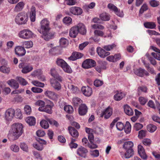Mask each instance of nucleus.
I'll return each mask as SVG.
<instances>
[{
  "mask_svg": "<svg viewBox=\"0 0 160 160\" xmlns=\"http://www.w3.org/2000/svg\"><path fill=\"white\" fill-rule=\"evenodd\" d=\"M23 132L22 124L21 123H15L11 126L8 136V138L11 141L16 140L22 135Z\"/></svg>",
  "mask_w": 160,
  "mask_h": 160,
  "instance_id": "1",
  "label": "nucleus"
},
{
  "mask_svg": "<svg viewBox=\"0 0 160 160\" xmlns=\"http://www.w3.org/2000/svg\"><path fill=\"white\" fill-rule=\"evenodd\" d=\"M49 22L46 18L42 20L41 22V27L42 35V37L46 41H48L54 37L53 33L49 32L50 30Z\"/></svg>",
  "mask_w": 160,
  "mask_h": 160,
  "instance_id": "2",
  "label": "nucleus"
},
{
  "mask_svg": "<svg viewBox=\"0 0 160 160\" xmlns=\"http://www.w3.org/2000/svg\"><path fill=\"white\" fill-rule=\"evenodd\" d=\"M28 20V15L25 12H22L19 13L16 16L15 21L19 25L25 24Z\"/></svg>",
  "mask_w": 160,
  "mask_h": 160,
  "instance_id": "3",
  "label": "nucleus"
},
{
  "mask_svg": "<svg viewBox=\"0 0 160 160\" xmlns=\"http://www.w3.org/2000/svg\"><path fill=\"white\" fill-rule=\"evenodd\" d=\"M57 64L61 67L63 70L66 72L71 73L72 70L67 63L63 60L58 58L56 61Z\"/></svg>",
  "mask_w": 160,
  "mask_h": 160,
  "instance_id": "4",
  "label": "nucleus"
},
{
  "mask_svg": "<svg viewBox=\"0 0 160 160\" xmlns=\"http://www.w3.org/2000/svg\"><path fill=\"white\" fill-rule=\"evenodd\" d=\"M33 33L28 29H24L21 31L19 33L20 38L24 39H29L32 38Z\"/></svg>",
  "mask_w": 160,
  "mask_h": 160,
  "instance_id": "5",
  "label": "nucleus"
},
{
  "mask_svg": "<svg viewBox=\"0 0 160 160\" xmlns=\"http://www.w3.org/2000/svg\"><path fill=\"white\" fill-rule=\"evenodd\" d=\"M18 67L22 69V72L24 74L30 72L33 69V68L32 65L26 64L24 62H22L20 63Z\"/></svg>",
  "mask_w": 160,
  "mask_h": 160,
  "instance_id": "6",
  "label": "nucleus"
},
{
  "mask_svg": "<svg viewBox=\"0 0 160 160\" xmlns=\"http://www.w3.org/2000/svg\"><path fill=\"white\" fill-rule=\"evenodd\" d=\"M95 61L92 59H88L85 60L82 63V67L85 69H88L95 66Z\"/></svg>",
  "mask_w": 160,
  "mask_h": 160,
  "instance_id": "7",
  "label": "nucleus"
},
{
  "mask_svg": "<svg viewBox=\"0 0 160 160\" xmlns=\"http://www.w3.org/2000/svg\"><path fill=\"white\" fill-rule=\"evenodd\" d=\"M15 112L12 108L8 109L5 113V118L8 120H11L15 115Z\"/></svg>",
  "mask_w": 160,
  "mask_h": 160,
  "instance_id": "8",
  "label": "nucleus"
},
{
  "mask_svg": "<svg viewBox=\"0 0 160 160\" xmlns=\"http://www.w3.org/2000/svg\"><path fill=\"white\" fill-rule=\"evenodd\" d=\"M112 109L110 107L107 108L105 110L103 111L101 113L100 115L101 117H104L106 119L108 118L112 115Z\"/></svg>",
  "mask_w": 160,
  "mask_h": 160,
  "instance_id": "9",
  "label": "nucleus"
},
{
  "mask_svg": "<svg viewBox=\"0 0 160 160\" xmlns=\"http://www.w3.org/2000/svg\"><path fill=\"white\" fill-rule=\"evenodd\" d=\"M108 8L113 11L118 16L121 17L122 16V12L120 11L118 8L114 4L112 3H109L108 5Z\"/></svg>",
  "mask_w": 160,
  "mask_h": 160,
  "instance_id": "10",
  "label": "nucleus"
},
{
  "mask_svg": "<svg viewBox=\"0 0 160 160\" xmlns=\"http://www.w3.org/2000/svg\"><path fill=\"white\" fill-rule=\"evenodd\" d=\"M16 54L19 56H23L26 53V50L23 47L21 46L16 47L15 49Z\"/></svg>",
  "mask_w": 160,
  "mask_h": 160,
  "instance_id": "11",
  "label": "nucleus"
},
{
  "mask_svg": "<svg viewBox=\"0 0 160 160\" xmlns=\"http://www.w3.org/2000/svg\"><path fill=\"white\" fill-rule=\"evenodd\" d=\"M88 152V150L82 146L80 147L77 150V154L79 156L84 158H86Z\"/></svg>",
  "mask_w": 160,
  "mask_h": 160,
  "instance_id": "12",
  "label": "nucleus"
},
{
  "mask_svg": "<svg viewBox=\"0 0 160 160\" xmlns=\"http://www.w3.org/2000/svg\"><path fill=\"white\" fill-rule=\"evenodd\" d=\"M70 11L72 14L77 15H80L83 12L81 8L76 7H72L70 9Z\"/></svg>",
  "mask_w": 160,
  "mask_h": 160,
  "instance_id": "13",
  "label": "nucleus"
},
{
  "mask_svg": "<svg viewBox=\"0 0 160 160\" xmlns=\"http://www.w3.org/2000/svg\"><path fill=\"white\" fill-rule=\"evenodd\" d=\"M83 56V54L81 53L74 52L72 53L71 56L68 58V59L70 60L74 61L81 58Z\"/></svg>",
  "mask_w": 160,
  "mask_h": 160,
  "instance_id": "14",
  "label": "nucleus"
},
{
  "mask_svg": "<svg viewBox=\"0 0 160 160\" xmlns=\"http://www.w3.org/2000/svg\"><path fill=\"white\" fill-rule=\"evenodd\" d=\"M121 55L119 53L115 54L114 55H111L108 57L106 59L109 62H116L121 58Z\"/></svg>",
  "mask_w": 160,
  "mask_h": 160,
  "instance_id": "15",
  "label": "nucleus"
},
{
  "mask_svg": "<svg viewBox=\"0 0 160 160\" xmlns=\"http://www.w3.org/2000/svg\"><path fill=\"white\" fill-rule=\"evenodd\" d=\"M97 50L98 55L102 58H104L110 54V52L106 51L104 49L100 47H98Z\"/></svg>",
  "mask_w": 160,
  "mask_h": 160,
  "instance_id": "16",
  "label": "nucleus"
},
{
  "mask_svg": "<svg viewBox=\"0 0 160 160\" xmlns=\"http://www.w3.org/2000/svg\"><path fill=\"white\" fill-rule=\"evenodd\" d=\"M138 152L140 157L142 159L146 160L147 158V156L145 152V150L143 147L141 145L138 146Z\"/></svg>",
  "mask_w": 160,
  "mask_h": 160,
  "instance_id": "17",
  "label": "nucleus"
},
{
  "mask_svg": "<svg viewBox=\"0 0 160 160\" xmlns=\"http://www.w3.org/2000/svg\"><path fill=\"white\" fill-rule=\"evenodd\" d=\"M81 90L83 94L85 96L89 97L92 94V89L91 88L88 86L82 87V88Z\"/></svg>",
  "mask_w": 160,
  "mask_h": 160,
  "instance_id": "18",
  "label": "nucleus"
},
{
  "mask_svg": "<svg viewBox=\"0 0 160 160\" xmlns=\"http://www.w3.org/2000/svg\"><path fill=\"white\" fill-rule=\"evenodd\" d=\"M78 28L75 26L72 27L69 30V35L70 37L75 38L78 33Z\"/></svg>",
  "mask_w": 160,
  "mask_h": 160,
  "instance_id": "19",
  "label": "nucleus"
},
{
  "mask_svg": "<svg viewBox=\"0 0 160 160\" xmlns=\"http://www.w3.org/2000/svg\"><path fill=\"white\" fill-rule=\"evenodd\" d=\"M88 108L84 104H81L78 108V112L81 116L85 115L88 111Z\"/></svg>",
  "mask_w": 160,
  "mask_h": 160,
  "instance_id": "20",
  "label": "nucleus"
},
{
  "mask_svg": "<svg viewBox=\"0 0 160 160\" xmlns=\"http://www.w3.org/2000/svg\"><path fill=\"white\" fill-rule=\"evenodd\" d=\"M115 93L114 96V99L116 101H120L125 96L124 93L120 91H117Z\"/></svg>",
  "mask_w": 160,
  "mask_h": 160,
  "instance_id": "21",
  "label": "nucleus"
},
{
  "mask_svg": "<svg viewBox=\"0 0 160 160\" xmlns=\"http://www.w3.org/2000/svg\"><path fill=\"white\" fill-rule=\"evenodd\" d=\"M68 129L70 134L72 137L75 138H78V136L79 133L77 130L71 127H68Z\"/></svg>",
  "mask_w": 160,
  "mask_h": 160,
  "instance_id": "22",
  "label": "nucleus"
},
{
  "mask_svg": "<svg viewBox=\"0 0 160 160\" xmlns=\"http://www.w3.org/2000/svg\"><path fill=\"white\" fill-rule=\"evenodd\" d=\"M78 28V32L82 35L86 34V30L85 25L82 23H79L77 26H75Z\"/></svg>",
  "mask_w": 160,
  "mask_h": 160,
  "instance_id": "23",
  "label": "nucleus"
},
{
  "mask_svg": "<svg viewBox=\"0 0 160 160\" xmlns=\"http://www.w3.org/2000/svg\"><path fill=\"white\" fill-rule=\"evenodd\" d=\"M7 83L11 87L14 89H17L19 87V85L16 80L13 79H11L8 80Z\"/></svg>",
  "mask_w": 160,
  "mask_h": 160,
  "instance_id": "24",
  "label": "nucleus"
},
{
  "mask_svg": "<svg viewBox=\"0 0 160 160\" xmlns=\"http://www.w3.org/2000/svg\"><path fill=\"white\" fill-rule=\"evenodd\" d=\"M51 84L52 86L56 90L58 91L61 88V86L60 83L56 80L52 79L51 80Z\"/></svg>",
  "mask_w": 160,
  "mask_h": 160,
  "instance_id": "25",
  "label": "nucleus"
},
{
  "mask_svg": "<svg viewBox=\"0 0 160 160\" xmlns=\"http://www.w3.org/2000/svg\"><path fill=\"white\" fill-rule=\"evenodd\" d=\"M30 18L31 22H34L36 19V8L32 6L31 8Z\"/></svg>",
  "mask_w": 160,
  "mask_h": 160,
  "instance_id": "26",
  "label": "nucleus"
},
{
  "mask_svg": "<svg viewBox=\"0 0 160 160\" xmlns=\"http://www.w3.org/2000/svg\"><path fill=\"white\" fill-rule=\"evenodd\" d=\"M24 5V3L22 2H18L14 8V11L18 12L21 11L23 9Z\"/></svg>",
  "mask_w": 160,
  "mask_h": 160,
  "instance_id": "27",
  "label": "nucleus"
},
{
  "mask_svg": "<svg viewBox=\"0 0 160 160\" xmlns=\"http://www.w3.org/2000/svg\"><path fill=\"white\" fill-rule=\"evenodd\" d=\"M25 121L29 126H34L36 123V119L33 117H28L26 118Z\"/></svg>",
  "mask_w": 160,
  "mask_h": 160,
  "instance_id": "28",
  "label": "nucleus"
},
{
  "mask_svg": "<svg viewBox=\"0 0 160 160\" xmlns=\"http://www.w3.org/2000/svg\"><path fill=\"white\" fill-rule=\"evenodd\" d=\"M124 111L125 113L128 116H132L133 115V112L132 109L127 105L124 106Z\"/></svg>",
  "mask_w": 160,
  "mask_h": 160,
  "instance_id": "29",
  "label": "nucleus"
},
{
  "mask_svg": "<svg viewBox=\"0 0 160 160\" xmlns=\"http://www.w3.org/2000/svg\"><path fill=\"white\" fill-rule=\"evenodd\" d=\"M45 94L50 98L52 99H54L57 97V94L54 92L49 91H47L45 93Z\"/></svg>",
  "mask_w": 160,
  "mask_h": 160,
  "instance_id": "30",
  "label": "nucleus"
},
{
  "mask_svg": "<svg viewBox=\"0 0 160 160\" xmlns=\"http://www.w3.org/2000/svg\"><path fill=\"white\" fill-rule=\"evenodd\" d=\"M145 70L139 68L138 69H137L134 71V73L137 76L140 77H143L144 75V72H145Z\"/></svg>",
  "mask_w": 160,
  "mask_h": 160,
  "instance_id": "31",
  "label": "nucleus"
},
{
  "mask_svg": "<svg viewBox=\"0 0 160 160\" xmlns=\"http://www.w3.org/2000/svg\"><path fill=\"white\" fill-rule=\"evenodd\" d=\"M82 102L81 99L78 97H74L73 98L72 103L74 107H77Z\"/></svg>",
  "mask_w": 160,
  "mask_h": 160,
  "instance_id": "32",
  "label": "nucleus"
},
{
  "mask_svg": "<svg viewBox=\"0 0 160 160\" xmlns=\"http://www.w3.org/2000/svg\"><path fill=\"white\" fill-rule=\"evenodd\" d=\"M133 146V143L131 141L125 142L123 145V148L125 150L132 149V148Z\"/></svg>",
  "mask_w": 160,
  "mask_h": 160,
  "instance_id": "33",
  "label": "nucleus"
},
{
  "mask_svg": "<svg viewBox=\"0 0 160 160\" xmlns=\"http://www.w3.org/2000/svg\"><path fill=\"white\" fill-rule=\"evenodd\" d=\"M144 27L147 28L153 29L155 28L156 25L153 22H145L144 23Z\"/></svg>",
  "mask_w": 160,
  "mask_h": 160,
  "instance_id": "34",
  "label": "nucleus"
},
{
  "mask_svg": "<svg viewBox=\"0 0 160 160\" xmlns=\"http://www.w3.org/2000/svg\"><path fill=\"white\" fill-rule=\"evenodd\" d=\"M100 18L102 21H108L110 19V16L107 13H103L100 15Z\"/></svg>",
  "mask_w": 160,
  "mask_h": 160,
  "instance_id": "35",
  "label": "nucleus"
},
{
  "mask_svg": "<svg viewBox=\"0 0 160 160\" xmlns=\"http://www.w3.org/2000/svg\"><path fill=\"white\" fill-rule=\"evenodd\" d=\"M131 125L128 122H127L125 126H124V128L125 132L127 134L129 133L131 130Z\"/></svg>",
  "mask_w": 160,
  "mask_h": 160,
  "instance_id": "36",
  "label": "nucleus"
},
{
  "mask_svg": "<svg viewBox=\"0 0 160 160\" xmlns=\"http://www.w3.org/2000/svg\"><path fill=\"white\" fill-rule=\"evenodd\" d=\"M126 150V152L125 153L124 155L125 157L126 158H129L133 155V149H129L128 150Z\"/></svg>",
  "mask_w": 160,
  "mask_h": 160,
  "instance_id": "37",
  "label": "nucleus"
},
{
  "mask_svg": "<svg viewBox=\"0 0 160 160\" xmlns=\"http://www.w3.org/2000/svg\"><path fill=\"white\" fill-rule=\"evenodd\" d=\"M60 45L62 47H65L67 44L68 41L64 38H61L59 40Z\"/></svg>",
  "mask_w": 160,
  "mask_h": 160,
  "instance_id": "38",
  "label": "nucleus"
},
{
  "mask_svg": "<svg viewBox=\"0 0 160 160\" xmlns=\"http://www.w3.org/2000/svg\"><path fill=\"white\" fill-rule=\"evenodd\" d=\"M48 122L47 120H42L40 122V125L42 128L44 129H47L49 127Z\"/></svg>",
  "mask_w": 160,
  "mask_h": 160,
  "instance_id": "39",
  "label": "nucleus"
},
{
  "mask_svg": "<svg viewBox=\"0 0 160 160\" xmlns=\"http://www.w3.org/2000/svg\"><path fill=\"white\" fill-rule=\"evenodd\" d=\"M147 90L148 88L145 86H140L138 88V91L139 95H140L141 92H143L144 93H147Z\"/></svg>",
  "mask_w": 160,
  "mask_h": 160,
  "instance_id": "40",
  "label": "nucleus"
},
{
  "mask_svg": "<svg viewBox=\"0 0 160 160\" xmlns=\"http://www.w3.org/2000/svg\"><path fill=\"white\" fill-rule=\"evenodd\" d=\"M17 79L20 84L23 86H26L28 83V82L22 77H18Z\"/></svg>",
  "mask_w": 160,
  "mask_h": 160,
  "instance_id": "41",
  "label": "nucleus"
},
{
  "mask_svg": "<svg viewBox=\"0 0 160 160\" xmlns=\"http://www.w3.org/2000/svg\"><path fill=\"white\" fill-rule=\"evenodd\" d=\"M64 110L69 113H71L73 111L72 107L70 105H66L64 107Z\"/></svg>",
  "mask_w": 160,
  "mask_h": 160,
  "instance_id": "42",
  "label": "nucleus"
},
{
  "mask_svg": "<svg viewBox=\"0 0 160 160\" xmlns=\"http://www.w3.org/2000/svg\"><path fill=\"white\" fill-rule=\"evenodd\" d=\"M147 128L148 131L151 132H154L157 128L156 126L152 124H150L148 125Z\"/></svg>",
  "mask_w": 160,
  "mask_h": 160,
  "instance_id": "43",
  "label": "nucleus"
},
{
  "mask_svg": "<svg viewBox=\"0 0 160 160\" xmlns=\"http://www.w3.org/2000/svg\"><path fill=\"white\" fill-rule=\"evenodd\" d=\"M23 45L26 48H30L33 46V42L31 41L25 42L23 43Z\"/></svg>",
  "mask_w": 160,
  "mask_h": 160,
  "instance_id": "44",
  "label": "nucleus"
},
{
  "mask_svg": "<svg viewBox=\"0 0 160 160\" xmlns=\"http://www.w3.org/2000/svg\"><path fill=\"white\" fill-rule=\"evenodd\" d=\"M24 112L27 115H30L32 112L31 107L28 105H25L24 108Z\"/></svg>",
  "mask_w": 160,
  "mask_h": 160,
  "instance_id": "45",
  "label": "nucleus"
},
{
  "mask_svg": "<svg viewBox=\"0 0 160 160\" xmlns=\"http://www.w3.org/2000/svg\"><path fill=\"white\" fill-rule=\"evenodd\" d=\"M92 27L94 29H98L99 30H102L105 28L104 26L98 24H94L92 25Z\"/></svg>",
  "mask_w": 160,
  "mask_h": 160,
  "instance_id": "46",
  "label": "nucleus"
},
{
  "mask_svg": "<svg viewBox=\"0 0 160 160\" xmlns=\"http://www.w3.org/2000/svg\"><path fill=\"white\" fill-rule=\"evenodd\" d=\"M20 148L23 151L26 152H28V147L27 145L24 142H21L20 145Z\"/></svg>",
  "mask_w": 160,
  "mask_h": 160,
  "instance_id": "47",
  "label": "nucleus"
},
{
  "mask_svg": "<svg viewBox=\"0 0 160 160\" xmlns=\"http://www.w3.org/2000/svg\"><path fill=\"white\" fill-rule=\"evenodd\" d=\"M94 35L96 36L102 37L104 35L103 32L100 30H96L94 32Z\"/></svg>",
  "mask_w": 160,
  "mask_h": 160,
  "instance_id": "48",
  "label": "nucleus"
},
{
  "mask_svg": "<svg viewBox=\"0 0 160 160\" xmlns=\"http://www.w3.org/2000/svg\"><path fill=\"white\" fill-rule=\"evenodd\" d=\"M10 149L11 150L15 152H18L19 150V147L16 144H12L10 146Z\"/></svg>",
  "mask_w": 160,
  "mask_h": 160,
  "instance_id": "49",
  "label": "nucleus"
},
{
  "mask_svg": "<svg viewBox=\"0 0 160 160\" xmlns=\"http://www.w3.org/2000/svg\"><path fill=\"white\" fill-rule=\"evenodd\" d=\"M0 71L4 73H8L10 71V69L5 66H2L0 68Z\"/></svg>",
  "mask_w": 160,
  "mask_h": 160,
  "instance_id": "50",
  "label": "nucleus"
},
{
  "mask_svg": "<svg viewBox=\"0 0 160 160\" xmlns=\"http://www.w3.org/2000/svg\"><path fill=\"white\" fill-rule=\"evenodd\" d=\"M44 112L49 114L52 112V107L50 105H47L44 107Z\"/></svg>",
  "mask_w": 160,
  "mask_h": 160,
  "instance_id": "51",
  "label": "nucleus"
},
{
  "mask_svg": "<svg viewBox=\"0 0 160 160\" xmlns=\"http://www.w3.org/2000/svg\"><path fill=\"white\" fill-rule=\"evenodd\" d=\"M139 101L141 104L144 105L148 101L147 98L143 97H140L139 98Z\"/></svg>",
  "mask_w": 160,
  "mask_h": 160,
  "instance_id": "52",
  "label": "nucleus"
},
{
  "mask_svg": "<svg viewBox=\"0 0 160 160\" xmlns=\"http://www.w3.org/2000/svg\"><path fill=\"white\" fill-rule=\"evenodd\" d=\"M146 56L148 57L150 62L153 65H155L156 64L157 62L154 58L151 57L148 54H147Z\"/></svg>",
  "mask_w": 160,
  "mask_h": 160,
  "instance_id": "53",
  "label": "nucleus"
},
{
  "mask_svg": "<svg viewBox=\"0 0 160 160\" xmlns=\"http://www.w3.org/2000/svg\"><path fill=\"white\" fill-rule=\"evenodd\" d=\"M32 83L34 85L37 87H43L44 86V83L40 82L37 81H32Z\"/></svg>",
  "mask_w": 160,
  "mask_h": 160,
  "instance_id": "54",
  "label": "nucleus"
},
{
  "mask_svg": "<svg viewBox=\"0 0 160 160\" xmlns=\"http://www.w3.org/2000/svg\"><path fill=\"white\" fill-rule=\"evenodd\" d=\"M148 9V7L146 4H144L139 10V13L142 14Z\"/></svg>",
  "mask_w": 160,
  "mask_h": 160,
  "instance_id": "55",
  "label": "nucleus"
},
{
  "mask_svg": "<svg viewBox=\"0 0 160 160\" xmlns=\"http://www.w3.org/2000/svg\"><path fill=\"white\" fill-rule=\"evenodd\" d=\"M146 135V131L144 130H141L139 132L138 137L139 138L142 139L145 137Z\"/></svg>",
  "mask_w": 160,
  "mask_h": 160,
  "instance_id": "56",
  "label": "nucleus"
},
{
  "mask_svg": "<svg viewBox=\"0 0 160 160\" xmlns=\"http://www.w3.org/2000/svg\"><path fill=\"white\" fill-rule=\"evenodd\" d=\"M46 119L51 124H53L56 127H58L59 125L57 122L54 120L48 118H47Z\"/></svg>",
  "mask_w": 160,
  "mask_h": 160,
  "instance_id": "57",
  "label": "nucleus"
},
{
  "mask_svg": "<svg viewBox=\"0 0 160 160\" xmlns=\"http://www.w3.org/2000/svg\"><path fill=\"white\" fill-rule=\"evenodd\" d=\"M103 83L102 81L99 79L96 80L94 82V85L97 87H99L102 86Z\"/></svg>",
  "mask_w": 160,
  "mask_h": 160,
  "instance_id": "58",
  "label": "nucleus"
},
{
  "mask_svg": "<svg viewBox=\"0 0 160 160\" xmlns=\"http://www.w3.org/2000/svg\"><path fill=\"white\" fill-rule=\"evenodd\" d=\"M33 146L35 148L39 151H41L43 149V145L40 143H34Z\"/></svg>",
  "mask_w": 160,
  "mask_h": 160,
  "instance_id": "59",
  "label": "nucleus"
},
{
  "mask_svg": "<svg viewBox=\"0 0 160 160\" xmlns=\"http://www.w3.org/2000/svg\"><path fill=\"white\" fill-rule=\"evenodd\" d=\"M116 47L115 44H112L111 45L105 46L103 47V48L107 51H110L112 49Z\"/></svg>",
  "mask_w": 160,
  "mask_h": 160,
  "instance_id": "60",
  "label": "nucleus"
},
{
  "mask_svg": "<svg viewBox=\"0 0 160 160\" xmlns=\"http://www.w3.org/2000/svg\"><path fill=\"white\" fill-rule=\"evenodd\" d=\"M31 90L33 92L38 93L42 92L43 91L42 89L37 87H32L31 88Z\"/></svg>",
  "mask_w": 160,
  "mask_h": 160,
  "instance_id": "61",
  "label": "nucleus"
},
{
  "mask_svg": "<svg viewBox=\"0 0 160 160\" xmlns=\"http://www.w3.org/2000/svg\"><path fill=\"white\" fill-rule=\"evenodd\" d=\"M72 19L69 17H66L63 19V21L64 23L68 24L71 23L72 22Z\"/></svg>",
  "mask_w": 160,
  "mask_h": 160,
  "instance_id": "62",
  "label": "nucleus"
},
{
  "mask_svg": "<svg viewBox=\"0 0 160 160\" xmlns=\"http://www.w3.org/2000/svg\"><path fill=\"white\" fill-rule=\"evenodd\" d=\"M90 153L91 155L94 157H98L99 154V151L98 150L91 151Z\"/></svg>",
  "mask_w": 160,
  "mask_h": 160,
  "instance_id": "63",
  "label": "nucleus"
},
{
  "mask_svg": "<svg viewBox=\"0 0 160 160\" xmlns=\"http://www.w3.org/2000/svg\"><path fill=\"white\" fill-rule=\"evenodd\" d=\"M116 127L119 131H122L124 128V125L121 122H118L116 124Z\"/></svg>",
  "mask_w": 160,
  "mask_h": 160,
  "instance_id": "64",
  "label": "nucleus"
}]
</instances>
